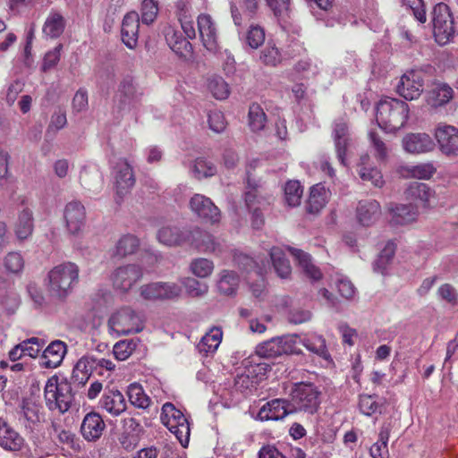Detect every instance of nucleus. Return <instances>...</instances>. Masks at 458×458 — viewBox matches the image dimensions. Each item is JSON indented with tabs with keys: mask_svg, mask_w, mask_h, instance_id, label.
Wrapping results in <instances>:
<instances>
[{
	"mask_svg": "<svg viewBox=\"0 0 458 458\" xmlns=\"http://www.w3.org/2000/svg\"><path fill=\"white\" fill-rule=\"evenodd\" d=\"M407 103L393 98L381 99L377 106L376 119L378 126L387 132L403 128L409 117Z\"/></svg>",
	"mask_w": 458,
	"mask_h": 458,
	"instance_id": "f257e3e1",
	"label": "nucleus"
},
{
	"mask_svg": "<svg viewBox=\"0 0 458 458\" xmlns=\"http://www.w3.org/2000/svg\"><path fill=\"white\" fill-rule=\"evenodd\" d=\"M48 291L57 299H65L79 282V267L75 263L64 262L48 272Z\"/></svg>",
	"mask_w": 458,
	"mask_h": 458,
	"instance_id": "f03ea898",
	"label": "nucleus"
},
{
	"mask_svg": "<svg viewBox=\"0 0 458 458\" xmlns=\"http://www.w3.org/2000/svg\"><path fill=\"white\" fill-rule=\"evenodd\" d=\"M44 397L46 405L50 411L65 413L74 401L71 381L67 378L59 380L57 376L49 377L44 387Z\"/></svg>",
	"mask_w": 458,
	"mask_h": 458,
	"instance_id": "7ed1b4c3",
	"label": "nucleus"
},
{
	"mask_svg": "<svg viewBox=\"0 0 458 458\" xmlns=\"http://www.w3.org/2000/svg\"><path fill=\"white\" fill-rule=\"evenodd\" d=\"M321 392L312 383L299 382L294 384L289 403L293 413L303 411L309 414L317 412L320 405Z\"/></svg>",
	"mask_w": 458,
	"mask_h": 458,
	"instance_id": "20e7f679",
	"label": "nucleus"
},
{
	"mask_svg": "<svg viewBox=\"0 0 458 458\" xmlns=\"http://www.w3.org/2000/svg\"><path fill=\"white\" fill-rule=\"evenodd\" d=\"M433 34L436 42L445 46L454 40L456 35L454 21L447 4L439 3L432 12Z\"/></svg>",
	"mask_w": 458,
	"mask_h": 458,
	"instance_id": "39448f33",
	"label": "nucleus"
},
{
	"mask_svg": "<svg viewBox=\"0 0 458 458\" xmlns=\"http://www.w3.org/2000/svg\"><path fill=\"white\" fill-rule=\"evenodd\" d=\"M297 335H288L273 337L256 346V354L264 359H275L282 355L300 354L301 351L296 346Z\"/></svg>",
	"mask_w": 458,
	"mask_h": 458,
	"instance_id": "423d86ee",
	"label": "nucleus"
},
{
	"mask_svg": "<svg viewBox=\"0 0 458 458\" xmlns=\"http://www.w3.org/2000/svg\"><path fill=\"white\" fill-rule=\"evenodd\" d=\"M161 420L163 424L173 433L182 446H187L190 439V423L184 414L171 403L162 407Z\"/></svg>",
	"mask_w": 458,
	"mask_h": 458,
	"instance_id": "0eeeda50",
	"label": "nucleus"
},
{
	"mask_svg": "<svg viewBox=\"0 0 458 458\" xmlns=\"http://www.w3.org/2000/svg\"><path fill=\"white\" fill-rule=\"evenodd\" d=\"M108 327L117 335H126L140 332L144 326L138 313L129 307H124L110 317Z\"/></svg>",
	"mask_w": 458,
	"mask_h": 458,
	"instance_id": "6e6552de",
	"label": "nucleus"
},
{
	"mask_svg": "<svg viewBox=\"0 0 458 458\" xmlns=\"http://www.w3.org/2000/svg\"><path fill=\"white\" fill-rule=\"evenodd\" d=\"M332 139L339 163L344 166H347V156L352 145V138L345 118L339 117L333 122Z\"/></svg>",
	"mask_w": 458,
	"mask_h": 458,
	"instance_id": "1a4fd4ad",
	"label": "nucleus"
},
{
	"mask_svg": "<svg viewBox=\"0 0 458 458\" xmlns=\"http://www.w3.org/2000/svg\"><path fill=\"white\" fill-rule=\"evenodd\" d=\"M142 96L132 78H123L115 95V108L118 113L129 112L140 100Z\"/></svg>",
	"mask_w": 458,
	"mask_h": 458,
	"instance_id": "9d476101",
	"label": "nucleus"
},
{
	"mask_svg": "<svg viewBox=\"0 0 458 458\" xmlns=\"http://www.w3.org/2000/svg\"><path fill=\"white\" fill-rule=\"evenodd\" d=\"M425 74L420 70L405 72L397 85V93L406 100L417 99L424 89Z\"/></svg>",
	"mask_w": 458,
	"mask_h": 458,
	"instance_id": "9b49d317",
	"label": "nucleus"
},
{
	"mask_svg": "<svg viewBox=\"0 0 458 458\" xmlns=\"http://www.w3.org/2000/svg\"><path fill=\"white\" fill-rule=\"evenodd\" d=\"M191 227H179L176 225H165L161 227L157 233V237L164 245L180 246L184 243H190L193 235L198 234V231H192Z\"/></svg>",
	"mask_w": 458,
	"mask_h": 458,
	"instance_id": "f8f14e48",
	"label": "nucleus"
},
{
	"mask_svg": "<svg viewBox=\"0 0 458 458\" xmlns=\"http://www.w3.org/2000/svg\"><path fill=\"white\" fill-rule=\"evenodd\" d=\"M142 276V269L137 265L119 267L112 274L113 285L122 292H128Z\"/></svg>",
	"mask_w": 458,
	"mask_h": 458,
	"instance_id": "ddd939ff",
	"label": "nucleus"
},
{
	"mask_svg": "<svg viewBox=\"0 0 458 458\" xmlns=\"http://www.w3.org/2000/svg\"><path fill=\"white\" fill-rule=\"evenodd\" d=\"M191 211L207 223L216 224L220 221L221 213L209 198L195 194L190 200Z\"/></svg>",
	"mask_w": 458,
	"mask_h": 458,
	"instance_id": "4468645a",
	"label": "nucleus"
},
{
	"mask_svg": "<svg viewBox=\"0 0 458 458\" xmlns=\"http://www.w3.org/2000/svg\"><path fill=\"white\" fill-rule=\"evenodd\" d=\"M293 411L289 400L276 398L266 403L259 411L257 419L261 421L281 420Z\"/></svg>",
	"mask_w": 458,
	"mask_h": 458,
	"instance_id": "2eb2a0df",
	"label": "nucleus"
},
{
	"mask_svg": "<svg viewBox=\"0 0 458 458\" xmlns=\"http://www.w3.org/2000/svg\"><path fill=\"white\" fill-rule=\"evenodd\" d=\"M106 426L102 416L96 411L87 413L81 425V434L88 442H96L103 435Z\"/></svg>",
	"mask_w": 458,
	"mask_h": 458,
	"instance_id": "dca6fc26",
	"label": "nucleus"
},
{
	"mask_svg": "<svg viewBox=\"0 0 458 458\" xmlns=\"http://www.w3.org/2000/svg\"><path fill=\"white\" fill-rule=\"evenodd\" d=\"M197 24L204 47L210 52L216 51L218 46L217 30L212 17L207 13L199 14Z\"/></svg>",
	"mask_w": 458,
	"mask_h": 458,
	"instance_id": "f3484780",
	"label": "nucleus"
},
{
	"mask_svg": "<svg viewBox=\"0 0 458 458\" xmlns=\"http://www.w3.org/2000/svg\"><path fill=\"white\" fill-rule=\"evenodd\" d=\"M435 135L444 154L458 155V129L451 125H439Z\"/></svg>",
	"mask_w": 458,
	"mask_h": 458,
	"instance_id": "a211bd4d",
	"label": "nucleus"
},
{
	"mask_svg": "<svg viewBox=\"0 0 458 458\" xmlns=\"http://www.w3.org/2000/svg\"><path fill=\"white\" fill-rule=\"evenodd\" d=\"M115 186L117 194L122 197L128 193L135 184L132 167L126 160H120L115 166Z\"/></svg>",
	"mask_w": 458,
	"mask_h": 458,
	"instance_id": "6ab92c4d",
	"label": "nucleus"
},
{
	"mask_svg": "<svg viewBox=\"0 0 458 458\" xmlns=\"http://www.w3.org/2000/svg\"><path fill=\"white\" fill-rule=\"evenodd\" d=\"M85 208L79 201L69 202L64 209V219L69 232L72 234L78 233L85 223Z\"/></svg>",
	"mask_w": 458,
	"mask_h": 458,
	"instance_id": "aec40b11",
	"label": "nucleus"
},
{
	"mask_svg": "<svg viewBox=\"0 0 458 458\" xmlns=\"http://www.w3.org/2000/svg\"><path fill=\"white\" fill-rule=\"evenodd\" d=\"M66 344L60 341L55 340L44 350L39 364L43 368L54 369L58 367L66 353Z\"/></svg>",
	"mask_w": 458,
	"mask_h": 458,
	"instance_id": "412c9836",
	"label": "nucleus"
},
{
	"mask_svg": "<svg viewBox=\"0 0 458 458\" xmlns=\"http://www.w3.org/2000/svg\"><path fill=\"white\" fill-rule=\"evenodd\" d=\"M140 17L135 12L128 13L122 22L121 36L123 42L131 49L138 43Z\"/></svg>",
	"mask_w": 458,
	"mask_h": 458,
	"instance_id": "4be33fe9",
	"label": "nucleus"
},
{
	"mask_svg": "<svg viewBox=\"0 0 458 458\" xmlns=\"http://www.w3.org/2000/svg\"><path fill=\"white\" fill-rule=\"evenodd\" d=\"M99 405L114 416H118L126 410V401L123 394L114 388L105 389Z\"/></svg>",
	"mask_w": 458,
	"mask_h": 458,
	"instance_id": "5701e85b",
	"label": "nucleus"
},
{
	"mask_svg": "<svg viewBox=\"0 0 458 458\" xmlns=\"http://www.w3.org/2000/svg\"><path fill=\"white\" fill-rule=\"evenodd\" d=\"M18 413V420L26 428L33 430L40 422L41 407L30 400H22Z\"/></svg>",
	"mask_w": 458,
	"mask_h": 458,
	"instance_id": "b1692460",
	"label": "nucleus"
},
{
	"mask_svg": "<svg viewBox=\"0 0 458 458\" xmlns=\"http://www.w3.org/2000/svg\"><path fill=\"white\" fill-rule=\"evenodd\" d=\"M23 444V437L4 419L0 418V446L8 451H20Z\"/></svg>",
	"mask_w": 458,
	"mask_h": 458,
	"instance_id": "393cba45",
	"label": "nucleus"
},
{
	"mask_svg": "<svg viewBox=\"0 0 458 458\" xmlns=\"http://www.w3.org/2000/svg\"><path fill=\"white\" fill-rule=\"evenodd\" d=\"M381 214L380 205L377 200H360L356 208L359 223L364 226L374 224Z\"/></svg>",
	"mask_w": 458,
	"mask_h": 458,
	"instance_id": "a878e982",
	"label": "nucleus"
},
{
	"mask_svg": "<svg viewBox=\"0 0 458 458\" xmlns=\"http://www.w3.org/2000/svg\"><path fill=\"white\" fill-rule=\"evenodd\" d=\"M288 250L298 261L300 267L307 277L313 281H318L322 278L320 269L314 265L311 256L309 253L293 247H288Z\"/></svg>",
	"mask_w": 458,
	"mask_h": 458,
	"instance_id": "bb28decb",
	"label": "nucleus"
},
{
	"mask_svg": "<svg viewBox=\"0 0 458 458\" xmlns=\"http://www.w3.org/2000/svg\"><path fill=\"white\" fill-rule=\"evenodd\" d=\"M403 145L407 152L419 154L431 150L433 141L426 133H411L403 138Z\"/></svg>",
	"mask_w": 458,
	"mask_h": 458,
	"instance_id": "cd10ccee",
	"label": "nucleus"
},
{
	"mask_svg": "<svg viewBox=\"0 0 458 458\" xmlns=\"http://www.w3.org/2000/svg\"><path fill=\"white\" fill-rule=\"evenodd\" d=\"M165 40L170 48L180 57L187 58L192 55V45L180 32L170 29L165 34Z\"/></svg>",
	"mask_w": 458,
	"mask_h": 458,
	"instance_id": "c85d7f7f",
	"label": "nucleus"
},
{
	"mask_svg": "<svg viewBox=\"0 0 458 458\" xmlns=\"http://www.w3.org/2000/svg\"><path fill=\"white\" fill-rule=\"evenodd\" d=\"M369 157L368 155H363L360 157L357 169L358 174L362 181L369 182L375 187L380 188L384 184L381 171L377 167L369 166Z\"/></svg>",
	"mask_w": 458,
	"mask_h": 458,
	"instance_id": "c756f323",
	"label": "nucleus"
},
{
	"mask_svg": "<svg viewBox=\"0 0 458 458\" xmlns=\"http://www.w3.org/2000/svg\"><path fill=\"white\" fill-rule=\"evenodd\" d=\"M66 21L58 11L52 10L47 15L43 25L44 35L50 38H57L64 31Z\"/></svg>",
	"mask_w": 458,
	"mask_h": 458,
	"instance_id": "7c9ffc66",
	"label": "nucleus"
},
{
	"mask_svg": "<svg viewBox=\"0 0 458 458\" xmlns=\"http://www.w3.org/2000/svg\"><path fill=\"white\" fill-rule=\"evenodd\" d=\"M327 202V191L321 184H316L310 188V197L306 205V210L310 214H318Z\"/></svg>",
	"mask_w": 458,
	"mask_h": 458,
	"instance_id": "2f4dec72",
	"label": "nucleus"
},
{
	"mask_svg": "<svg viewBox=\"0 0 458 458\" xmlns=\"http://www.w3.org/2000/svg\"><path fill=\"white\" fill-rule=\"evenodd\" d=\"M392 223L394 225H407L416 220L418 216L417 208L413 204H398L391 208Z\"/></svg>",
	"mask_w": 458,
	"mask_h": 458,
	"instance_id": "473e14b6",
	"label": "nucleus"
},
{
	"mask_svg": "<svg viewBox=\"0 0 458 458\" xmlns=\"http://www.w3.org/2000/svg\"><path fill=\"white\" fill-rule=\"evenodd\" d=\"M300 342L307 350L320 358L326 360L330 359V353L327 348L326 340L322 335L317 334L306 335Z\"/></svg>",
	"mask_w": 458,
	"mask_h": 458,
	"instance_id": "72a5a7b5",
	"label": "nucleus"
},
{
	"mask_svg": "<svg viewBox=\"0 0 458 458\" xmlns=\"http://www.w3.org/2000/svg\"><path fill=\"white\" fill-rule=\"evenodd\" d=\"M404 193L407 199L420 201L424 205L434 196V191L427 183L420 182H411Z\"/></svg>",
	"mask_w": 458,
	"mask_h": 458,
	"instance_id": "f704fd0d",
	"label": "nucleus"
},
{
	"mask_svg": "<svg viewBox=\"0 0 458 458\" xmlns=\"http://www.w3.org/2000/svg\"><path fill=\"white\" fill-rule=\"evenodd\" d=\"M240 278L236 272L223 270L219 275L217 289L220 293L231 296L236 293L239 287Z\"/></svg>",
	"mask_w": 458,
	"mask_h": 458,
	"instance_id": "c9c22d12",
	"label": "nucleus"
},
{
	"mask_svg": "<svg viewBox=\"0 0 458 458\" xmlns=\"http://www.w3.org/2000/svg\"><path fill=\"white\" fill-rule=\"evenodd\" d=\"M454 90L447 84H438L427 96V102L433 107L445 105L453 98Z\"/></svg>",
	"mask_w": 458,
	"mask_h": 458,
	"instance_id": "e433bc0d",
	"label": "nucleus"
},
{
	"mask_svg": "<svg viewBox=\"0 0 458 458\" xmlns=\"http://www.w3.org/2000/svg\"><path fill=\"white\" fill-rule=\"evenodd\" d=\"M390 424H383L378 434V440L369 449L372 458H389L387 443L390 436Z\"/></svg>",
	"mask_w": 458,
	"mask_h": 458,
	"instance_id": "4c0bfd02",
	"label": "nucleus"
},
{
	"mask_svg": "<svg viewBox=\"0 0 458 458\" xmlns=\"http://www.w3.org/2000/svg\"><path fill=\"white\" fill-rule=\"evenodd\" d=\"M32 211L25 207L20 211L18 220L15 225V233L21 240L27 239L33 231Z\"/></svg>",
	"mask_w": 458,
	"mask_h": 458,
	"instance_id": "58836bf2",
	"label": "nucleus"
},
{
	"mask_svg": "<svg viewBox=\"0 0 458 458\" xmlns=\"http://www.w3.org/2000/svg\"><path fill=\"white\" fill-rule=\"evenodd\" d=\"M269 255L278 276L281 278H288L292 273V267L283 250L278 247H273Z\"/></svg>",
	"mask_w": 458,
	"mask_h": 458,
	"instance_id": "ea45409f",
	"label": "nucleus"
},
{
	"mask_svg": "<svg viewBox=\"0 0 458 458\" xmlns=\"http://www.w3.org/2000/svg\"><path fill=\"white\" fill-rule=\"evenodd\" d=\"M436 167L430 163L407 165L402 167L401 174L403 177H411L420 180H428L436 173Z\"/></svg>",
	"mask_w": 458,
	"mask_h": 458,
	"instance_id": "a19ab883",
	"label": "nucleus"
},
{
	"mask_svg": "<svg viewBox=\"0 0 458 458\" xmlns=\"http://www.w3.org/2000/svg\"><path fill=\"white\" fill-rule=\"evenodd\" d=\"M192 231H198V234L193 235L192 241L189 244L193 245L201 251L215 252L218 244L213 235L208 232L200 230L199 227H193Z\"/></svg>",
	"mask_w": 458,
	"mask_h": 458,
	"instance_id": "79ce46f5",
	"label": "nucleus"
},
{
	"mask_svg": "<svg viewBox=\"0 0 458 458\" xmlns=\"http://www.w3.org/2000/svg\"><path fill=\"white\" fill-rule=\"evenodd\" d=\"M80 181L85 189L92 192H98L103 185L102 174L96 168L83 169L81 172Z\"/></svg>",
	"mask_w": 458,
	"mask_h": 458,
	"instance_id": "37998d69",
	"label": "nucleus"
},
{
	"mask_svg": "<svg viewBox=\"0 0 458 458\" xmlns=\"http://www.w3.org/2000/svg\"><path fill=\"white\" fill-rule=\"evenodd\" d=\"M245 204L247 208H254L259 206H266L268 199L261 193L260 186L256 182H251L248 179L247 191L245 192Z\"/></svg>",
	"mask_w": 458,
	"mask_h": 458,
	"instance_id": "c03bdc74",
	"label": "nucleus"
},
{
	"mask_svg": "<svg viewBox=\"0 0 458 458\" xmlns=\"http://www.w3.org/2000/svg\"><path fill=\"white\" fill-rule=\"evenodd\" d=\"M265 38L264 28L258 24H251L244 34L243 45L255 50L263 45Z\"/></svg>",
	"mask_w": 458,
	"mask_h": 458,
	"instance_id": "a18cd8bd",
	"label": "nucleus"
},
{
	"mask_svg": "<svg viewBox=\"0 0 458 458\" xmlns=\"http://www.w3.org/2000/svg\"><path fill=\"white\" fill-rule=\"evenodd\" d=\"M281 48H278L275 43L267 42L265 48L260 52V61L267 66L276 67L284 62Z\"/></svg>",
	"mask_w": 458,
	"mask_h": 458,
	"instance_id": "49530a36",
	"label": "nucleus"
},
{
	"mask_svg": "<svg viewBox=\"0 0 458 458\" xmlns=\"http://www.w3.org/2000/svg\"><path fill=\"white\" fill-rule=\"evenodd\" d=\"M223 332L218 327H213L202 338L199 344L200 352H214L222 341Z\"/></svg>",
	"mask_w": 458,
	"mask_h": 458,
	"instance_id": "de8ad7c7",
	"label": "nucleus"
},
{
	"mask_svg": "<svg viewBox=\"0 0 458 458\" xmlns=\"http://www.w3.org/2000/svg\"><path fill=\"white\" fill-rule=\"evenodd\" d=\"M278 21L287 22L291 16V0H265Z\"/></svg>",
	"mask_w": 458,
	"mask_h": 458,
	"instance_id": "09e8293b",
	"label": "nucleus"
},
{
	"mask_svg": "<svg viewBox=\"0 0 458 458\" xmlns=\"http://www.w3.org/2000/svg\"><path fill=\"white\" fill-rule=\"evenodd\" d=\"M127 395L130 403L135 407L146 409L150 403V399L140 384H131L127 389Z\"/></svg>",
	"mask_w": 458,
	"mask_h": 458,
	"instance_id": "8fccbe9b",
	"label": "nucleus"
},
{
	"mask_svg": "<svg viewBox=\"0 0 458 458\" xmlns=\"http://www.w3.org/2000/svg\"><path fill=\"white\" fill-rule=\"evenodd\" d=\"M303 187L299 181H288L284 186V199L288 206L297 207L301 203Z\"/></svg>",
	"mask_w": 458,
	"mask_h": 458,
	"instance_id": "3c124183",
	"label": "nucleus"
},
{
	"mask_svg": "<svg viewBox=\"0 0 458 458\" xmlns=\"http://www.w3.org/2000/svg\"><path fill=\"white\" fill-rule=\"evenodd\" d=\"M376 394H360L359 397L360 411L366 416H371L377 412L381 413L383 403L377 401Z\"/></svg>",
	"mask_w": 458,
	"mask_h": 458,
	"instance_id": "603ef678",
	"label": "nucleus"
},
{
	"mask_svg": "<svg viewBox=\"0 0 458 458\" xmlns=\"http://www.w3.org/2000/svg\"><path fill=\"white\" fill-rule=\"evenodd\" d=\"M139 244L140 242L137 237L131 234H126L118 241L115 248V255L122 258L132 254L137 250Z\"/></svg>",
	"mask_w": 458,
	"mask_h": 458,
	"instance_id": "864d4df0",
	"label": "nucleus"
},
{
	"mask_svg": "<svg viewBox=\"0 0 458 458\" xmlns=\"http://www.w3.org/2000/svg\"><path fill=\"white\" fill-rule=\"evenodd\" d=\"M76 374L82 372L81 377H79L80 384H86L93 371L97 370L95 366V357L85 355L81 357L75 364Z\"/></svg>",
	"mask_w": 458,
	"mask_h": 458,
	"instance_id": "5fc2aeb1",
	"label": "nucleus"
},
{
	"mask_svg": "<svg viewBox=\"0 0 458 458\" xmlns=\"http://www.w3.org/2000/svg\"><path fill=\"white\" fill-rule=\"evenodd\" d=\"M208 88L216 99H225L229 96V86L222 77L214 76L208 80Z\"/></svg>",
	"mask_w": 458,
	"mask_h": 458,
	"instance_id": "6e6d98bb",
	"label": "nucleus"
},
{
	"mask_svg": "<svg viewBox=\"0 0 458 458\" xmlns=\"http://www.w3.org/2000/svg\"><path fill=\"white\" fill-rule=\"evenodd\" d=\"M249 124L253 131H261L266 124V114L258 104H252L249 109Z\"/></svg>",
	"mask_w": 458,
	"mask_h": 458,
	"instance_id": "4d7b16f0",
	"label": "nucleus"
},
{
	"mask_svg": "<svg viewBox=\"0 0 458 458\" xmlns=\"http://www.w3.org/2000/svg\"><path fill=\"white\" fill-rule=\"evenodd\" d=\"M213 268V262L208 259H196L191 263V270L198 277L208 276L212 273Z\"/></svg>",
	"mask_w": 458,
	"mask_h": 458,
	"instance_id": "13d9d810",
	"label": "nucleus"
},
{
	"mask_svg": "<svg viewBox=\"0 0 458 458\" xmlns=\"http://www.w3.org/2000/svg\"><path fill=\"white\" fill-rule=\"evenodd\" d=\"M67 123L66 115L64 113H55L51 116L50 123L46 131L45 136L47 140H52L56 132L63 129Z\"/></svg>",
	"mask_w": 458,
	"mask_h": 458,
	"instance_id": "bf43d9fd",
	"label": "nucleus"
},
{
	"mask_svg": "<svg viewBox=\"0 0 458 458\" xmlns=\"http://www.w3.org/2000/svg\"><path fill=\"white\" fill-rule=\"evenodd\" d=\"M158 13L157 4L154 0H143L141 4V21L149 25L156 20Z\"/></svg>",
	"mask_w": 458,
	"mask_h": 458,
	"instance_id": "052dcab7",
	"label": "nucleus"
},
{
	"mask_svg": "<svg viewBox=\"0 0 458 458\" xmlns=\"http://www.w3.org/2000/svg\"><path fill=\"white\" fill-rule=\"evenodd\" d=\"M193 172L198 178L209 177L216 174V168L212 162L198 158L194 163Z\"/></svg>",
	"mask_w": 458,
	"mask_h": 458,
	"instance_id": "680f3d73",
	"label": "nucleus"
},
{
	"mask_svg": "<svg viewBox=\"0 0 458 458\" xmlns=\"http://www.w3.org/2000/svg\"><path fill=\"white\" fill-rule=\"evenodd\" d=\"M4 265L9 272L18 274L24 267V259L19 252H9L4 258Z\"/></svg>",
	"mask_w": 458,
	"mask_h": 458,
	"instance_id": "e2e57ef3",
	"label": "nucleus"
},
{
	"mask_svg": "<svg viewBox=\"0 0 458 458\" xmlns=\"http://www.w3.org/2000/svg\"><path fill=\"white\" fill-rule=\"evenodd\" d=\"M43 344L44 342L42 340L38 337H31L22 341L21 343V348L22 349L24 356L35 358L41 351Z\"/></svg>",
	"mask_w": 458,
	"mask_h": 458,
	"instance_id": "0e129e2a",
	"label": "nucleus"
},
{
	"mask_svg": "<svg viewBox=\"0 0 458 458\" xmlns=\"http://www.w3.org/2000/svg\"><path fill=\"white\" fill-rule=\"evenodd\" d=\"M161 301L165 300H175L180 297L182 293V287L171 282H159Z\"/></svg>",
	"mask_w": 458,
	"mask_h": 458,
	"instance_id": "69168bd1",
	"label": "nucleus"
},
{
	"mask_svg": "<svg viewBox=\"0 0 458 458\" xmlns=\"http://www.w3.org/2000/svg\"><path fill=\"white\" fill-rule=\"evenodd\" d=\"M187 293L192 297H199L208 292L206 284H202L195 278H186L183 282Z\"/></svg>",
	"mask_w": 458,
	"mask_h": 458,
	"instance_id": "338daca9",
	"label": "nucleus"
},
{
	"mask_svg": "<svg viewBox=\"0 0 458 458\" xmlns=\"http://www.w3.org/2000/svg\"><path fill=\"white\" fill-rule=\"evenodd\" d=\"M257 381L254 377H250L249 374L242 373L237 374L234 378V386L236 390L245 393L246 391H251L255 388Z\"/></svg>",
	"mask_w": 458,
	"mask_h": 458,
	"instance_id": "774afa93",
	"label": "nucleus"
}]
</instances>
